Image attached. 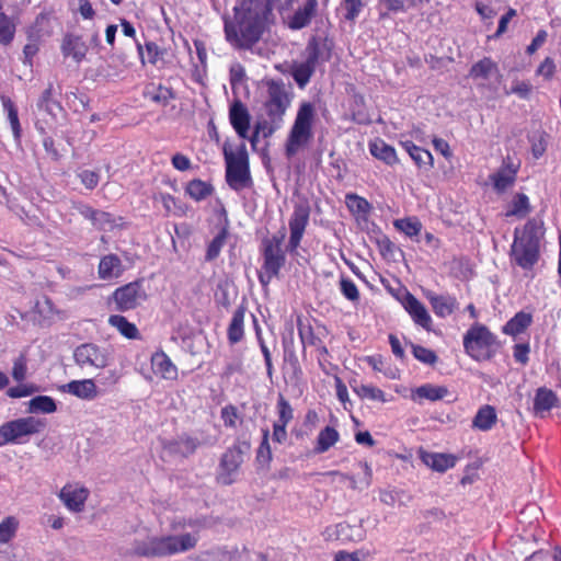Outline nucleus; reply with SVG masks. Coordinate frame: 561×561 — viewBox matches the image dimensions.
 <instances>
[{
    "instance_id": "nucleus-60",
    "label": "nucleus",
    "mask_w": 561,
    "mask_h": 561,
    "mask_svg": "<svg viewBox=\"0 0 561 561\" xmlns=\"http://www.w3.org/2000/svg\"><path fill=\"white\" fill-rule=\"evenodd\" d=\"M276 130L270 126L265 122H261L257 119L252 136L249 138L252 147H255L256 142L259 141L260 134L264 138L271 137Z\"/></svg>"
},
{
    "instance_id": "nucleus-1",
    "label": "nucleus",
    "mask_w": 561,
    "mask_h": 561,
    "mask_svg": "<svg viewBox=\"0 0 561 561\" xmlns=\"http://www.w3.org/2000/svg\"><path fill=\"white\" fill-rule=\"evenodd\" d=\"M198 538L192 534L149 537L147 540H135L131 554L145 558H161L192 550Z\"/></svg>"
},
{
    "instance_id": "nucleus-28",
    "label": "nucleus",
    "mask_w": 561,
    "mask_h": 561,
    "mask_svg": "<svg viewBox=\"0 0 561 561\" xmlns=\"http://www.w3.org/2000/svg\"><path fill=\"white\" fill-rule=\"evenodd\" d=\"M497 422V414L494 407L490 404L482 405L472 420V427L480 431H490Z\"/></svg>"
},
{
    "instance_id": "nucleus-8",
    "label": "nucleus",
    "mask_w": 561,
    "mask_h": 561,
    "mask_svg": "<svg viewBox=\"0 0 561 561\" xmlns=\"http://www.w3.org/2000/svg\"><path fill=\"white\" fill-rule=\"evenodd\" d=\"M251 450L250 438L245 435L237 437L234 444L229 447L220 458L219 479L222 484L229 485L233 482L232 474H234L243 463V457Z\"/></svg>"
},
{
    "instance_id": "nucleus-48",
    "label": "nucleus",
    "mask_w": 561,
    "mask_h": 561,
    "mask_svg": "<svg viewBox=\"0 0 561 561\" xmlns=\"http://www.w3.org/2000/svg\"><path fill=\"white\" fill-rule=\"evenodd\" d=\"M19 520L14 516H8L0 523V543H8L16 534Z\"/></svg>"
},
{
    "instance_id": "nucleus-39",
    "label": "nucleus",
    "mask_w": 561,
    "mask_h": 561,
    "mask_svg": "<svg viewBox=\"0 0 561 561\" xmlns=\"http://www.w3.org/2000/svg\"><path fill=\"white\" fill-rule=\"evenodd\" d=\"M531 316L523 311L517 312L503 327V332L508 335H517L524 332L531 324Z\"/></svg>"
},
{
    "instance_id": "nucleus-40",
    "label": "nucleus",
    "mask_w": 561,
    "mask_h": 561,
    "mask_svg": "<svg viewBox=\"0 0 561 561\" xmlns=\"http://www.w3.org/2000/svg\"><path fill=\"white\" fill-rule=\"evenodd\" d=\"M350 386L362 399L367 398L374 401L386 402L385 392L375 386L358 383L356 379L350 380Z\"/></svg>"
},
{
    "instance_id": "nucleus-62",
    "label": "nucleus",
    "mask_w": 561,
    "mask_h": 561,
    "mask_svg": "<svg viewBox=\"0 0 561 561\" xmlns=\"http://www.w3.org/2000/svg\"><path fill=\"white\" fill-rule=\"evenodd\" d=\"M115 219L112 214L100 210L94 228L99 230H112L115 227Z\"/></svg>"
},
{
    "instance_id": "nucleus-22",
    "label": "nucleus",
    "mask_w": 561,
    "mask_h": 561,
    "mask_svg": "<svg viewBox=\"0 0 561 561\" xmlns=\"http://www.w3.org/2000/svg\"><path fill=\"white\" fill-rule=\"evenodd\" d=\"M559 399L554 391L546 387H540L536 390L534 397V413L537 416L543 417L545 413L549 412L557 405Z\"/></svg>"
},
{
    "instance_id": "nucleus-33",
    "label": "nucleus",
    "mask_w": 561,
    "mask_h": 561,
    "mask_svg": "<svg viewBox=\"0 0 561 561\" xmlns=\"http://www.w3.org/2000/svg\"><path fill=\"white\" fill-rule=\"evenodd\" d=\"M244 314L245 307L243 306H239L233 312L232 319L227 331L228 341L230 342V344H237L243 339Z\"/></svg>"
},
{
    "instance_id": "nucleus-5",
    "label": "nucleus",
    "mask_w": 561,
    "mask_h": 561,
    "mask_svg": "<svg viewBox=\"0 0 561 561\" xmlns=\"http://www.w3.org/2000/svg\"><path fill=\"white\" fill-rule=\"evenodd\" d=\"M222 153L226 161V182L229 187L236 192L252 187L253 180L250 173L245 144L242 142L234 153L230 144L226 141Z\"/></svg>"
},
{
    "instance_id": "nucleus-15",
    "label": "nucleus",
    "mask_w": 561,
    "mask_h": 561,
    "mask_svg": "<svg viewBox=\"0 0 561 561\" xmlns=\"http://www.w3.org/2000/svg\"><path fill=\"white\" fill-rule=\"evenodd\" d=\"M53 91V83H49L36 102L37 115L42 117V123H56L59 115L66 114L60 102L54 99Z\"/></svg>"
},
{
    "instance_id": "nucleus-14",
    "label": "nucleus",
    "mask_w": 561,
    "mask_h": 561,
    "mask_svg": "<svg viewBox=\"0 0 561 561\" xmlns=\"http://www.w3.org/2000/svg\"><path fill=\"white\" fill-rule=\"evenodd\" d=\"M519 168V162L515 163L510 156L505 157L497 171L489 175L494 191L502 194L514 185Z\"/></svg>"
},
{
    "instance_id": "nucleus-2",
    "label": "nucleus",
    "mask_w": 561,
    "mask_h": 561,
    "mask_svg": "<svg viewBox=\"0 0 561 561\" xmlns=\"http://www.w3.org/2000/svg\"><path fill=\"white\" fill-rule=\"evenodd\" d=\"M234 20L240 35H263L271 32L274 23L273 9L268 2L259 0H243L234 7Z\"/></svg>"
},
{
    "instance_id": "nucleus-12",
    "label": "nucleus",
    "mask_w": 561,
    "mask_h": 561,
    "mask_svg": "<svg viewBox=\"0 0 561 561\" xmlns=\"http://www.w3.org/2000/svg\"><path fill=\"white\" fill-rule=\"evenodd\" d=\"M310 211L311 209L308 202H300L295 205L289 219L290 237L287 245L289 252H296L297 248L300 245L306 227L309 222Z\"/></svg>"
},
{
    "instance_id": "nucleus-57",
    "label": "nucleus",
    "mask_w": 561,
    "mask_h": 561,
    "mask_svg": "<svg viewBox=\"0 0 561 561\" xmlns=\"http://www.w3.org/2000/svg\"><path fill=\"white\" fill-rule=\"evenodd\" d=\"M365 3L363 0H343L341 7L344 11V18L346 20H355L362 12Z\"/></svg>"
},
{
    "instance_id": "nucleus-61",
    "label": "nucleus",
    "mask_w": 561,
    "mask_h": 561,
    "mask_svg": "<svg viewBox=\"0 0 561 561\" xmlns=\"http://www.w3.org/2000/svg\"><path fill=\"white\" fill-rule=\"evenodd\" d=\"M220 416L226 427H236V421L239 417L238 409L228 404L221 409Z\"/></svg>"
},
{
    "instance_id": "nucleus-56",
    "label": "nucleus",
    "mask_w": 561,
    "mask_h": 561,
    "mask_svg": "<svg viewBox=\"0 0 561 561\" xmlns=\"http://www.w3.org/2000/svg\"><path fill=\"white\" fill-rule=\"evenodd\" d=\"M513 208L507 211V216H519L529 211V199L524 193H517L512 201Z\"/></svg>"
},
{
    "instance_id": "nucleus-59",
    "label": "nucleus",
    "mask_w": 561,
    "mask_h": 561,
    "mask_svg": "<svg viewBox=\"0 0 561 561\" xmlns=\"http://www.w3.org/2000/svg\"><path fill=\"white\" fill-rule=\"evenodd\" d=\"M340 288H341V291L343 294V296L351 300V301H356L359 299V291L357 289V286L355 285V283L347 278V277H342L341 280H340Z\"/></svg>"
},
{
    "instance_id": "nucleus-41",
    "label": "nucleus",
    "mask_w": 561,
    "mask_h": 561,
    "mask_svg": "<svg viewBox=\"0 0 561 561\" xmlns=\"http://www.w3.org/2000/svg\"><path fill=\"white\" fill-rule=\"evenodd\" d=\"M1 101H2L3 108L7 111V114H8V121L10 123L14 140L16 142H20L21 136H22V128H21V124L19 121L18 108L14 105V103L11 101V99L8 96H1Z\"/></svg>"
},
{
    "instance_id": "nucleus-58",
    "label": "nucleus",
    "mask_w": 561,
    "mask_h": 561,
    "mask_svg": "<svg viewBox=\"0 0 561 561\" xmlns=\"http://www.w3.org/2000/svg\"><path fill=\"white\" fill-rule=\"evenodd\" d=\"M175 94L171 88L159 85L154 92L150 93L151 101L159 103L163 106L168 105L170 100L174 99Z\"/></svg>"
},
{
    "instance_id": "nucleus-10",
    "label": "nucleus",
    "mask_w": 561,
    "mask_h": 561,
    "mask_svg": "<svg viewBox=\"0 0 561 561\" xmlns=\"http://www.w3.org/2000/svg\"><path fill=\"white\" fill-rule=\"evenodd\" d=\"M148 295L144 288V279H136L114 290L110 304H115V310L125 312L136 309L146 301Z\"/></svg>"
},
{
    "instance_id": "nucleus-51",
    "label": "nucleus",
    "mask_w": 561,
    "mask_h": 561,
    "mask_svg": "<svg viewBox=\"0 0 561 561\" xmlns=\"http://www.w3.org/2000/svg\"><path fill=\"white\" fill-rule=\"evenodd\" d=\"M278 420L275 423L287 425L294 417V410L283 394L277 400Z\"/></svg>"
},
{
    "instance_id": "nucleus-49",
    "label": "nucleus",
    "mask_w": 561,
    "mask_h": 561,
    "mask_svg": "<svg viewBox=\"0 0 561 561\" xmlns=\"http://www.w3.org/2000/svg\"><path fill=\"white\" fill-rule=\"evenodd\" d=\"M134 38L136 39V44L142 62L148 61L150 64H156L159 55L162 54V50H160L159 46L153 42L145 41L146 50H144L141 42H139L137 37Z\"/></svg>"
},
{
    "instance_id": "nucleus-17",
    "label": "nucleus",
    "mask_w": 561,
    "mask_h": 561,
    "mask_svg": "<svg viewBox=\"0 0 561 561\" xmlns=\"http://www.w3.org/2000/svg\"><path fill=\"white\" fill-rule=\"evenodd\" d=\"M263 84L266 87L264 103L289 108L291 95L287 91L286 84L283 80L266 79L263 81Z\"/></svg>"
},
{
    "instance_id": "nucleus-50",
    "label": "nucleus",
    "mask_w": 561,
    "mask_h": 561,
    "mask_svg": "<svg viewBox=\"0 0 561 561\" xmlns=\"http://www.w3.org/2000/svg\"><path fill=\"white\" fill-rule=\"evenodd\" d=\"M227 230L221 229V231L209 242L205 255V260L210 262L217 259L220 254V251L225 244V241L227 239Z\"/></svg>"
},
{
    "instance_id": "nucleus-19",
    "label": "nucleus",
    "mask_w": 561,
    "mask_h": 561,
    "mask_svg": "<svg viewBox=\"0 0 561 561\" xmlns=\"http://www.w3.org/2000/svg\"><path fill=\"white\" fill-rule=\"evenodd\" d=\"M237 50H248L261 57H268L272 50L265 37H226Z\"/></svg>"
},
{
    "instance_id": "nucleus-55",
    "label": "nucleus",
    "mask_w": 561,
    "mask_h": 561,
    "mask_svg": "<svg viewBox=\"0 0 561 561\" xmlns=\"http://www.w3.org/2000/svg\"><path fill=\"white\" fill-rule=\"evenodd\" d=\"M298 334H299V337H300L304 346H306V345L317 346V345H320L322 342L321 339L318 337L313 333L312 327L309 324L305 325L301 323V321H298Z\"/></svg>"
},
{
    "instance_id": "nucleus-45",
    "label": "nucleus",
    "mask_w": 561,
    "mask_h": 561,
    "mask_svg": "<svg viewBox=\"0 0 561 561\" xmlns=\"http://www.w3.org/2000/svg\"><path fill=\"white\" fill-rule=\"evenodd\" d=\"M284 360L285 369L289 371L290 381L297 383L302 378L304 373L296 353L293 350L285 348Z\"/></svg>"
},
{
    "instance_id": "nucleus-44",
    "label": "nucleus",
    "mask_w": 561,
    "mask_h": 561,
    "mask_svg": "<svg viewBox=\"0 0 561 561\" xmlns=\"http://www.w3.org/2000/svg\"><path fill=\"white\" fill-rule=\"evenodd\" d=\"M185 191L193 199L199 202L211 195L214 187L209 183L195 179L187 183Z\"/></svg>"
},
{
    "instance_id": "nucleus-25",
    "label": "nucleus",
    "mask_w": 561,
    "mask_h": 561,
    "mask_svg": "<svg viewBox=\"0 0 561 561\" xmlns=\"http://www.w3.org/2000/svg\"><path fill=\"white\" fill-rule=\"evenodd\" d=\"M263 271H266L271 275H279V272L286 262V255L284 251H274L268 244L266 248H263Z\"/></svg>"
},
{
    "instance_id": "nucleus-53",
    "label": "nucleus",
    "mask_w": 561,
    "mask_h": 561,
    "mask_svg": "<svg viewBox=\"0 0 561 561\" xmlns=\"http://www.w3.org/2000/svg\"><path fill=\"white\" fill-rule=\"evenodd\" d=\"M411 347L413 356L424 364L434 365L438 359L436 353L430 348L413 343H411Z\"/></svg>"
},
{
    "instance_id": "nucleus-34",
    "label": "nucleus",
    "mask_w": 561,
    "mask_h": 561,
    "mask_svg": "<svg viewBox=\"0 0 561 561\" xmlns=\"http://www.w3.org/2000/svg\"><path fill=\"white\" fill-rule=\"evenodd\" d=\"M151 363L154 371L161 374L165 379H175L178 376V369L171 362L168 355L163 352H157L151 357Z\"/></svg>"
},
{
    "instance_id": "nucleus-11",
    "label": "nucleus",
    "mask_w": 561,
    "mask_h": 561,
    "mask_svg": "<svg viewBox=\"0 0 561 561\" xmlns=\"http://www.w3.org/2000/svg\"><path fill=\"white\" fill-rule=\"evenodd\" d=\"M75 363L82 369H102L110 365V352L94 343H83L73 351Z\"/></svg>"
},
{
    "instance_id": "nucleus-52",
    "label": "nucleus",
    "mask_w": 561,
    "mask_h": 561,
    "mask_svg": "<svg viewBox=\"0 0 561 561\" xmlns=\"http://www.w3.org/2000/svg\"><path fill=\"white\" fill-rule=\"evenodd\" d=\"M346 204L352 211L359 214H367L371 209V205L366 198L353 193L346 195Z\"/></svg>"
},
{
    "instance_id": "nucleus-43",
    "label": "nucleus",
    "mask_w": 561,
    "mask_h": 561,
    "mask_svg": "<svg viewBox=\"0 0 561 561\" xmlns=\"http://www.w3.org/2000/svg\"><path fill=\"white\" fill-rule=\"evenodd\" d=\"M108 323L116 328L119 333L127 339H137L138 337V329L137 327L129 322L125 317L119 314H112L108 318Z\"/></svg>"
},
{
    "instance_id": "nucleus-29",
    "label": "nucleus",
    "mask_w": 561,
    "mask_h": 561,
    "mask_svg": "<svg viewBox=\"0 0 561 561\" xmlns=\"http://www.w3.org/2000/svg\"><path fill=\"white\" fill-rule=\"evenodd\" d=\"M369 151L373 157L388 165H393L398 162L396 149L382 139L377 138L371 141L369 144Z\"/></svg>"
},
{
    "instance_id": "nucleus-6",
    "label": "nucleus",
    "mask_w": 561,
    "mask_h": 561,
    "mask_svg": "<svg viewBox=\"0 0 561 561\" xmlns=\"http://www.w3.org/2000/svg\"><path fill=\"white\" fill-rule=\"evenodd\" d=\"M316 117V110L312 103L302 102L299 105L295 122L288 134L285 154L294 157L300 147L307 145L313 137L312 126Z\"/></svg>"
},
{
    "instance_id": "nucleus-4",
    "label": "nucleus",
    "mask_w": 561,
    "mask_h": 561,
    "mask_svg": "<svg viewBox=\"0 0 561 561\" xmlns=\"http://www.w3.org/2000/svg\"><path fill=\"white\" fill-rule=\"evenodd\" d=\"M539 231L540 224L536 219H529L525 224L522 236L518 234L517 228L514 231L511 255L515 263L524 270H531L539 260Z\"/></svg>"
},
{
    "instance_id": "nucleus-18",
    "label": "nucleus",
    "mask_w": 561,
    "mask_h": 561,
    "mask_svg": "<svg viewBox=\"0 0 561 561\" xmlns=\"http://www.w3.org/2000/svg\"><path fill=\"white\" fill-rule=\"evenodd\" d=\"M229 119L237 135L242 138H249V129L251 115L247 106L240 101L236 100L229 108Z\"/></svg>"
},
{
    "instance_id": "nucleus-37",
    "label": "nucleus",
    "mask_w": 561,
    "mask_h": 561,
    "mask_svg": "<svg viewBox=\"0 0 561 561\" xmlns=\"http://www.w3.org/2000/svg\"><path fill=\"white\" fill-rule=\"evenodd\" d=\"M499 69L496 64L488 57L473 64L469 70V77L474 80L482 79L489 80L492 76L497 75Z\"/></svg>"
},
{
    "instance_id": "nucleus-21",
    "label": "nucleus",
    "mask_w": 561,
    "mask_h": 561,
    "mask_svg": "<svg viewBox=\"0 0 561 561\" xmlns=\"http://www.w3.org/2000/svg\"><path fill=\"white\" fill-rule=\"evenodd\" d=\"M62 391L82 400H93L98 397V388L93 379L72 380L62 386Z\"/></svg>"
},
{
    "instance_id": "nucleus-64",
    "label": "nucleus",
    "mask_w": 561,
    "mask_h": 561,
    "mask_svg": "<svg viewBox=\"0 0 561 561\" xmlns=\"http://www.w3.org/2000/svg\"><path fill=\"white\" fill-rule=\"evenodd\" d=\"M79 178H80L82 184L88 190L95 188L98 186L99 180H100L99 173L95 172V171H91V170H83V171H81L79 173Z\"/></svg>"
},
{
    "instance_id": "nucleus-42",
    "label": "nucleus",
    "mask_w": 561,
    "mask_h": 561,
    "mask_svg": "<svg viewBox=\"0 0 561 561\" xmlns=\"http://www.w3.org/2000/svg\"><path fill=\"white\" fill-rule=\"evenodd\" d=\"M30 413H46L50 414L57 411L56 401L48 396H36L28 401Z\"/></svg>"
},
{
    "instance_id": "nucleus-7",
    "label": "nucleus",
    "mask_w": 561,
    "mask_h": 561,
    "mask_svg": "<svg viewBox=\"0 0 561 561\" xmlns=\"http://www.w3.org/2000/svg\"><path fill=\"white\" fill-rule=\"evenodd\" d=\"M500 346L496 335L484 324H473L463 335V348L474 360H490Z\"/></svg>"
},
{
    "instance_id": "nucleus-63",
    "label": "nucleus",
    "mask_w": 561,
    "mask_h": 561,
    "mask_svg": "<svg viewBox=\"0 0 561 561\" xmlns=\"http://www.w3.org/2000/svg\"><path fill=\"white\" fill-rule=\"evenodd\" d=\"M380 254L383 257H392L393 252L396 251V244L387 237L381 236L376 240Z\"/></svg>"
},
{
    "instance_id": "nucleus-9",
    "label": "nucleus",
    "mask_w": 561,
    "mask_h": 561,
    "mask_svg": "<svg viewBox=\"0 0 561 561\" xmlns=\"http://www.w3.org/2000/svg\"><path fill=\"white\" fill-rule=\"evenodd\" d=\"M45 420L34 416L15 419L0 426V446L11 443H21L25 436L34 435L46 427Z\"/></svg>"
},
{
    "instance_id": "nucleus-30",
    "label": "nucleus",
    "mask_w": 561,
    "mask_h": 561,
    "mask_svg": "<svg viewBox=\"0 0 561 561\" xmlns=\"http://www.w3.org/2000/svg\"><path fill=\"white\" fill-rule=\"evenodd\" d=\"M82 37H65L61 44L64 56L71 57L75 61H81L88 51V45L81 41Z\"/></svg>"
},
{
    "instance_id": "nucleus-47",
    "label": "nucleus",
    "mask_w": 561,
    "mask_h": 561,
    "mask_svg": "<svg viewBox=\"0 0 561 561\" xmlns=\"http://www.w3.org/2000/svg\"><path fill=\"white\" fill-rule=\"evenodd\" d=\"M35 127L37 131L43 136V147L46 151V153L54 160L58 161L60 159V153L55 147L54 139L47 135L46 127L41 122V119H37L35 123Z\"/></svg>"
},
{
    "instance_id": "nucleus-36",
    "label": "nucleus",
    "mask_w": 561,
    "mask_h": 561,
    "mask_svg": "<svg viewBox=\"0 0 561 561\" xmlns=\"http://www.w3.org/2000/svg\"><path fill=\"white\" fill-rule=\"evenodd\" d=\"M270 430L262 428V442L256 450L255 461L257 463V470H270L271 461L273 459L272 449L268 443Z\"/></svg>"
},
{
    "instance_id": "nucleus-46",
    "label": "nucleus",
    "mask_w": 561,
    "mask_h": 561,
    "mask_svg": "<svg viewBox=\"0 0 561 561\" xmlns=\"http://www.w3.org/2000/svg\"><path fill=\"white\" fill-rule=\"evenodd\" d=\"M393 226L407 237H416L422 230V224L416 217L396 219Z\"/></svg>"
},
{
    "instance_id": "nucleus-26",
    "label": "nucleus",
    "mask_w": 561,
    "mask_h": 561,
    "mask_svg": "<svg viewBox=\"0 0 561 561\" xmlns=\"http://www.w3.org/2000/svg\"><path fill=\"white\" fill-rule=\"evenodd\" d=\"M88 493L84 489H71L64 486L59 493L60 500L72 512H81L84 508V502Z\"/></svg>"
},
{
    "instance_id": "nucleus-38",
    "label": "nucleus",
    "mask_w": 561,
    "mask_h": 561,
    "mask_svg": "<svg viewBox=\"0 0 561 561\" xmlns=\"http://www.w3.org/2000/svg\"><path fill=\"white\" fill-rule=\"evenodd\" d=\"M340 438L339 432L332 426H325L322 428L317 437L316 446L313 448L314 454H323L334 446Z\"/></svg>"
},
{
    "instance_id": "nucleus-24",
    "label": "nucleus",
    "mask_w": 561,
    "mask_h": 561,
    "mask_svg": "<svg viewBox=\"0 0 561 561\" xmlns=\"http://www.w3.org/2000/svg\"><path fill=\"white\" fill-rule=\"evenodd\" d=\"M318 0H307L288 20V27L298 31L308 25L317 10Z\"/></svg>"
},
{
    "instance_id": "nucleus-16",
    "label": "nucleus",
    "mask_w": 561,
    "mask_h": 561,
    "mask_svg": "<svg viewBox=\"0 0 561 561\" xmlns=\"http://www.w3.org/2000/svg\"><path fill=\"white\" fill-rule=\"evenodd\" d=\"M401 304L417 325L425 330L431 329L432 318L425 306L414 295L405 290Z\"/></svg>"
},
{
    "instance_id": "nucleus-32",
    "label": "nucleus",
    "mask_w": 561,
    "mask_h": 561,
    "mask_svg": "<svg viewBox=\"0 0 561 561\" xmlns=\"http://www.w3.org/2000/svg\"><path fill=\"white\" fill-rule=\"evenodd\" d=\"M122 274V261L116 254L103 256L99 264V277L101 279H111Z\"/></svg>"
},
{
    "instance_id": "nucleus-31",
    "label": "nucleus",
    "mask_w": 561,
    "mask_h": 561,
    "mask_svg": "<svg viewBox=\"0 0 561 561\" xmlns=\"http://www.w3.org/2000/svg\"><path fill=\"white\" fill-rule=\"evenodd\" d=\"M263 113L259 116V121L265 122L267 126L279 129L284 122V116L288 108H284L277 105H270L263 102Z\"/></svg>"
},
{
    "instance_id": "nucleus-35",
    "label": "nucleus",
    "mask_w": 561,
    "mask_h": 561,
    "mask_svg": "<svg viewBox=\"0 0 561 561\" xmlns=\"http://www.w3.org/2000/svg\"><path fill=\"white\" fill-rule=\"evenodd\" d=\"M449 393V390L445 386H435L432 383H425L417 387L412 392V399H426L430 401H438L444 399Z\"/></svg>"
},
{
    "instance_id": "nucleus-23",
    "label": "nucleus",
    "mask_w": 561,
    "mask_h": 561,
    "mask_svg": "<svg viewBox=\"0 0 561 561\" xmlns=\"http://www.w3.org/2000/svg\"><path fill=\"white\" fill-rule=\"evenodd\" d=\"M421 460L437 472H445L456 465V457L449 454L420 451Z\"/></svg>"
},
{
    "instance_id": "nucleus-13",
    "label": "nucleus",
    "mask_w": 561,
    "mask_h": 561,
    "mask_svg": "<svg viewBox=\"0 0 561 561\" xmlns=\"http://www.w3.org/2000/svg\"><path fill=\"white\" fill-rule=\"evenodd\" d=\"M217 442L216 437L207 436L203 439L182 434L175 439L168 440L163 444V448L174 456L188 457L193 455L196 449L202 445L213 446Z\"/></svg>"
},
{
    "instance_id": "nucleus-3",
    "label": "nucleus",
    "mask_w": 561,
    "mask_h": 561,
    "mask_svg": "<svg viewBox=\"0 0 561 561\" xmlns=\"http://www.w3.org/2000/svg\"><path fill=\"white\" fill-rule=\"evenodd\" d=\"M332 48V37H311L305 49V61L291 66L290 73L300 89L309 83L318 64L330 60Z\"/></svg>"
},
{
    "instance_id": "nucleus-20",
    "label": "nucleus",
    "mask_w": 561,
    "mask_h": 561,
    "mask_svg": "<svg viewBox=\"0 0 561 561\" xmlns=\"http://www.w3.org/2000/svg\"><path fill=\"white\" fill-rule=\"evenodd\" d=\"M424 295L438 318H446L458 308L457 299L450 295H438L432 290L425 291Z\"/></svg>"
},
{
    "instance_id": "nucleus-54",
    "label": "nucleus",
    "mask_w": 561,
    "mask_h": 561,
    "mask_svg": "<svg viewBox=\"0 0 561 561\" xmlns=\"http://www.w3.org/2000/svg\"><path fill=\"white\" fill-rule=\"evenodd\" d=\"M73 13L80 14L84 20H92L95 11L89 0H72L70 3Z\"/></svg>"
},
{
    "instance_id": "nucleus-27",
    "label": "nucleus",
    "mask_w": 561,
    "mask_h": 561,
    "mask_svg": "<svg viewBox=\"0 0 561 561\" xmlns=\"http://www.w3.org/2000/svg\"><path fill=\"white\" fill-rule=\"evenodd\" d=\"M401 146L419 168L428 170L433 167V156L428 150L414 145L411 140L401 141Z\"/></svg>"
}]
</instances>
